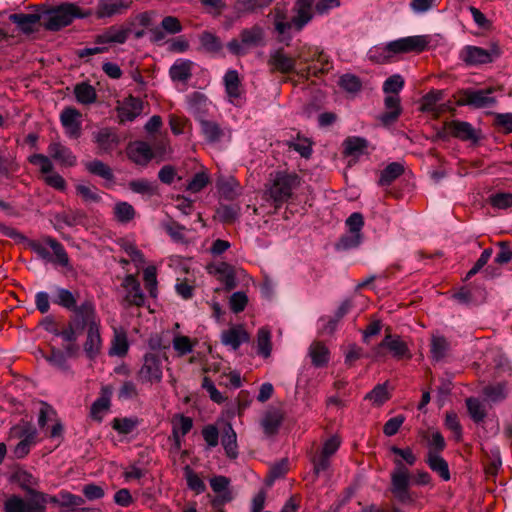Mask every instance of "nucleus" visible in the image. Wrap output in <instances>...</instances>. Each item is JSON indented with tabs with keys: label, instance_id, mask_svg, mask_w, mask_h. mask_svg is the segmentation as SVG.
<instances>
[{
	"label": "nucleus",
	"instance_id": "obj_26",
	"mask_svg": "<svg viewBox=\"0 0 512 512\" xmlns=\"http://www.w3.org/2000/svg\"><path fill=\"white\" fill-rule=\"evenodd\" d=\"M49 156L63 166L76 165L77 158L70 148L60 142H51L47 148Z\"/></svg>",
	"mask_w": 512,
	"mask_h": 512
},
{
	"label": "nucleus",
	"instance_id": "obj_17",
	"mask_svg": "<svg viewBox=\"0 0 512 512\" xmlns=\"http://www.w3.org/2000/svg\"><path fill=\"white\" fill-rule=\"evenodd\" d=\"M132 3V0H98L95 15L98 19L122 15L131 7Z\"/></svg>",
	"mask_w": 512,
	"mask_h": 512
},
{
	"label": "nucleus",
	"instance_id": "obj_16",
	"mask_svg": "<svg viewBox=\"0 0 512 512\" xmlns=\"http://www.w3.org/2000/svg\"><path fill=\"white\" fill-rule=\"evenodd\" d=\"M315 0H296L293 11L294 16L290 17V28L301 31L313 18V6Z\"/></svg>",
	"mask_w": 512,
	"mask_h": 512
},
{
	"label": "nucleus",
	"instance_id": "obj_31",
	"mask_svg": "<svg viewBox=\"0 0 512 512\" xmlns=\"http://www.w3.org/2000/svg\"><path fill=\"white\" fill-rule=\"evenodd\" d=\"M102 341L100 336V324L87 329V337L84 343V352L90 360H94L101 351Z\"/></svg>",
	"mask_w": 512,
	"mask_h": 512
},
{
	"label": "nucleus",
	"instance_id": "obj_37",
	"mask_svg": "<svg viewBox=\"0 0 512 512\" xmlns=\"http://www.w3.org/2000/svg\"><path fill=\"white\" fill-rule=\"evenodd\" d=\"M309 355L312 364L317 368L325 367L330 360V351L328 347L320 341L313 342L309 347Z\"/></svg>",
	"mask_w": 512,
	"mask_h": 512
},
{
	"label": "nucleus",
	"instance_id": "obj_33",
	"mask_svg": "<svg viewBox=\"0 0 512 512\" xmlns=\"http://www.w3.org/2000/svg\"><path fill=\"white\" fill-rule=\"evenodd\" d=\"M9 20L16 24L24 33H31L37 23H42V15L40 13H14L9 16Z\"/></svg>",
	"mask_w": 512,
	"mask_h": 512
},
{
	"label": "nucleus",
	"instance_id": "obj_41",
	"mask_svg": "<svg viewBox=\"0 0 512 512\" xmlns=\"http://www.w3.org/2000/svg\"><path fill=\"white\" fill-rule=\"evenodd\" d=\"M273 23L275 31L285 40V33L288 30V7L285 3H278L273 11Z\"/></svg>",
	"mask_w": 512,
	"mask_h": 512
},
{
	"label": "nucleus",
	"instance_id": "obj_34",
	"mask_svg": "<svg viewBox=\"0 0 512 512\" xmlns=\"http://www.w3.org/2000/svg\"><path fill=\"white\" fill-rule=\"evenodd\" d=\"M78 301V293L75 294L72 291L60 287H53L52 302L68 311L75 308Z\"/></svg>",
	"mask_w": 512,
	"mask_h": 512
},
{
	"label": "nucleus",
	"instance_id": "obj_39",
	"mask_svg": "<svg viewBox=\"0 0 512 512\" xmlns=\"http://www.w3.org/2000/svg\"><path fill=\"white\" fill-rule=\"evenodd\" d=\"M345 156L359 157L366 153L368 141L358 136L347 137L343 142Z\"/></svg>",
	"mask_w": 512,
	"mask_h": 512
},
{
	"label": "nucleus",
	"instance_id": "obj_20",
	"mask_svg": "<svg viewBox=\"0 0 512 512\" xmlns=\"http://www.w3.org/2000/svg\"><path fill=\"white\" fill-rule=\"evenodd\" d=\"M223 84L229 102L239 106L243 96V88L238 71L228 69L223 77Z\"/></svg>",
	"mask_w": 512,
	"mask_h": 512
},
{
	"label": "nucleus",
	"instance_id": "obj_9",
	"mask_svg": "<svg viewBox=\"0 0 512 512\" xmlns=\"http://www.w3.org/2000/svg\"><path fill=\"white\" fill-rule=\"evenodd\" d=\"M143 383H159L163 377L162 360L155 353H146L143 356V363L137 373Z\"/></svg>",
	"mask_w": 512,
	"mask_h": 512
},
{
	"label": "nucleus",
	"instance_id": "obj_5",
	"mask_svg": "<svg viewBox=\"0 0 512 512\" xmlns=\"http://www.w3.org/2000/svg\"><path fill=\"white\" fill-rule=\"evenodd\" d=\"M29 496L28 500H24L20 496L12 495L4 503L5 512H45L47 504V496L45 493L27 488L22 485Z\"/></svg>",
	"mask_w": 512,
	"mask_h": 512
},
{
	"label": "nucleus",
	"instance_id": "obj_45",
	"mask_svg": "<svg viewBox=\"0 0 512 512\" xmlns=\"http://www.w3.org/2000/svg\"><path fill=\"white\" fill-rule=\"evenodd\" d=\"M10 437L36 441L37 430L30 422L23 421L10 429Z\"/></svg>",
	"mask_w": 512,
	"mask_h": 512
},
{
	"label": "nucleus",
	"instance_id": "obj_23",
	"mask_svg": "<svg viewBox=\"0 0 512 512\" xmlns=\"http://www.w3.org/2000/svg\"><path fill=\"white\" fill-rule=\"evenodd\" d=\"M130 29L112 25L102 33L95 36V43L99 45L124 44L129 37Z\"/></svg>",
	"mask_w": 512,
	"mask_h": 512
},
{
	"label": "nucleus",
	"instance_id": "obj_10",
	"mask_svg": "<svg viewBox=\"0 0 512 512\" xmlns=\"http://www.w3.org/2000/svg\"><path fill=\"white\" fill-rule=\"evenodd\" d=\"M429 40L427 36L417 35L391 41L387 44L386 50L393 54L408 52H423L428 46Z\"/></svg>",
	"mask_w": 512,
	"mask_h": 512
},
{
	"label": "nucleus",
	"instance_id": "obj_30",
	"mask_svg": "<svg viewBox=\"0 0 512 512\" xmlns=\"http://www.w3.org/2000/svg\"><path fill=\"white\" fill-rule=\"evenodd\" d=\"M42 353V357L55 369L60 371L63 374L73 375L74 372L71 369V365L68 361L67 354H65L61 349L56 347H51L50 354Z\"/></svg>",
	"mask_w": 512,
	"mask_h": 512
},
{
	"label": "nucleus",
	"instance_id": "obj_51",
	"mask_svg": "<svg viewBox=\"0 0 512 512\" xmlns=\"http://www.w3.org/2000/svg\"><path fill=\"white\" fill-rule=\"evenodd\" d=\"M199 40L203 49L209 53H219L223 48L220 38L209 31H204Z\"/></svg>",
	"mask_w": 512,
	"mask_h": 512
},
{
	"label": "nucleus",
	"instance_id": "obj_53",
	"mask_svg": "<svg viewBox=\"0 0 512 512\" xmlns=\"http://www.w3.org/2000/svg\"><path fill=\"white\" fill-rule=\"evenodd\" d=\"M257 353L267 358L271 354V334L266 328H260L257 334Z\"/></svg>",
	"mask_w": 512,
	"mask_h": 512
},
{
	"label": "nucleus",
	"instance_id": "obj_22",
	"mask_svg": "<svg viewBox=\"0 0 512 512\" xmlns=\"http://www.w3.org/2000/svg\"><path fill=\"white\" fill-rule=\"evenodd\" d=\"M122 286L126 290L125 300L129 305L141 307L145 303V295L141 289L139 281L132 274L127 275Z\"/></svg>",
	"mask_w": 512,
	"mask_h": 512
},
{
	"label": "nucleus",
	"instance_id": "obj_63",
	"mask_svg": "<svg viewBox=\"0 0 512 512\" xmlns=\"http://www.w3.org/2000/svg\"><path fill=\"white\" fill-rule=\"evenodd\" d=\"M404 87V79L399 74H394L386 79L383 84V91L388 95H398Z\"/></svg>",
	"mask_w": 512,
	"mask_h": 512
},
{
	"label": "nucleus",
	"instance_id": "obj_14",
	"mask_svg": "<svg viewBox=\"0 0 512 512\" xmlns=\"http://www.w3.org/2000/svg\"><path fill=\"white\" fill-rule=\"evenodd\" d=\"M210 486L217 495L212 499L213 508L222 512L221 508L232 500V494L229 490L230 479L226 476L218 475L210 479Z\"/></svg>",
	"mask_w": 512,
	"mask_h": 512
},
{
	"label": "nucleus",
	"instance_id": "obj_44",
	"mask_svg": "<svg viewBox=\"0 0 512 512\" xmlns=\"http://www.w3.org/2000/svg\"><path fill=\"white\" fill-rule=\"evenodd\" d=\"M221 443L226 455L231 459H236L238 456L237 435L230 424L224 430Z\"/></svg>",
	"mask_w": 512,
	"mask_h": 512
},
{
	"label": "nucleus",
	"instance_id": "obj_4",
	"mask_svg": "<svg viewBox=\"0 0 512 512\" xmlns=\"http://www.w3.org/2000/svg\"><path fill=\"white\" fill-rule=\"evenodd\" d=\"M265 45L264 28L258 24L240 31L239 38H233L227 43L228 50L236 56H243L252 48Z\"/></svg>",
	"mask_w": 512,
	"mask_h": 512
},
{
	"label": "nucleus",
	"instance_id": "obj_42",
	"mask_svg": "<svg viewBox=\"0 0 512 512\" xmlns=\"http://www.w3.org/2000/svg\"><path fill=\"white\" fill-rule=\"evenodd\" d=\"M74 95L78 103L90 105L97 101L96 89L88 82H80L74 87Z\"/></svg>",
	"mask_w": 512,
	"mask_h": 512
},
{
	"label": "nucleus",
	"instance_id": "obj_7",
	"mask_svg": "<svg viewBox=\"0 0 512 512\" xmlns=\"http://www.w3.org/2000/svg\"><path fill=\"white\" fill-rule=\"evenodd\" d=\"M395 468L391 473L390 491L400 503L412 501L410 494V472L400 459L394 460Z\"/></svg>",
	"mask_w": 512,
	"mask_h": 512
},
{
	"label": "nucleus",
	"instance_id": "obj_24",
	"mask_svg": "<svg viewBox=\"0 0 512 512\" xmlns=\"http://www.w3.org/2000/svg\"><path fill=\"white\" fill-rule=\"evenodd\" d=\"M386 111L379 116L380 122L385 125L395 123L402 113L401 100L398 95H386L384 98Z\"/></svg>",
	"mask_w": 512,
	"mask_h": 512
},
{
	"label": "nucleus",
	"instance_id": "obj_60",
	"mask_svg": "<svg viewBox=\"0 0 512 512\" xmlns=\"http://www.w3.org/2000/svg\"><path fill=\"white\" fill-rule=\"evenodd\" d=\"M139 424L138 419L136 418H115L112 421V428L116 430L119 434H130Z\"/></svg>",
	"mask_w": 512,
	"mask_h": 512
},
{
	"label": "nucleus",
	"instance_id": "obj_50",
	"mask_svg": "<svg viewBox=\"0 0 512 512\" xmlns=\"http://www.w3.org/2000/svg\"><path fill=\"white\" fill-rule=\"evenodd\" d=\"M391 395L387 390V382L377 384L369 393L365 400L371 401L376 406H381L390 399Z\"/></svg>",
	"mask_w": 512,
	"mask_h": 512
},
{
	"label": "nucleus",
	"instance_id": "obj_57",
	"mask_svg": "<svg viewBox=\"0 0 512 512\" xmlns=\"http://www.w3.org/2000/svg\"><path fill=\"white\" fill-rule=\"evenodd\" d=\"M139 396L137 384L132 380H126L122 383L117 392L120 401H128L136 399Z\"/></svg>",
	"mask_w": 512,
	"mask_h": 512
},
{
	"label": "nucleus",
	"instance_id": "obj_36",
	"mask_svg": "<svg viewBox=\"0 0 512 512\" xmlns=\"http://www.w3.org/2000/svg\"><path fill=\"white\" fill-rule=\"evenodd\" d=\"M111 390L108 387L102 388L101 395L97 398L90 409V416L93 420L101 422L104 414L110 408Z\"/></svg>",
	"mask_w": 512,
	"mask_h": 512
},
{
	"label": "nucleus",
	"instance_id": "obj_6",
	"mask_svg": "<svg viewBox=\"0 0 512 512\" xmlns=\"http://www.w3.org/2000/svg\"><path fill=\"white\" fill-rule=\"evenodd\" d=\"M312 200L310 186L301 182L298 175L290 173V214H304L307 207L312 206Z\"/></svg>",
	"mask_w": 512,
	"mask_h": 512
},
{
	"label": "nucleus",
	"instance_id": "obj_61",
	"mask_svg": "<svg viewBox=\"0 0 512 512\" xmlns=\"http://www.w3.org/2000/svg\"><path fill=\"white\" fill-rule=\"evenodd\" d=\"M449 348V344L444 337H434L431 341L430 353L435 361L442 360Z\"/></svg>",
	"mask_w": 512,
	"mask_h": 512
},
{
	"label": "nucleus",
	"instance_id": "obj_29",
	"mask_svg": "<svg viewBox=\"0 0 512 512\" xmlns=\"http://www.w3.org/2000/svg\"><path fill=\"white\" fill-rule=\"evenodd\" d=\"M315 142L311 137L301 134L299 131L296 135H290V149L297 152L301 158L309 160L313 155V147Z\"/></svg>",
	"mask_w": 512,
	"mask_h": 512
},
{
	"label": "nucleus",
	"instance_id": "obj_11",
	"mask_svg": "<svg viewBox=\"0 0 512 512\" xmlns=\"http://www.w3.org/2000/svg\"><path fill=\"white\" fill-rule=\"evenodd\" d=\"M491 93L492 89H465L461 91L457 105L471 106L477 109L493 106L496 103V99L490 96Z\"/></svg>",
	"mask_w": 512,
	"mask_h": 512
},
{
	"label": "nucleus",
	"instance_id": "obj_56",
	"mask_svg": "<svg viewBox=\"0 0 512 512\" xmlns=\"http://www.w3.org/2000/svg\"><path fill=\"white\" fill-rule=\"evenodd\" d=\"M195 343L188 336L176 335L172 340V346L178 356L182 357L191 353Z\"/></svg>",
	"mask_w": 512,
	"mask_h": 512
},
{
	"label": "nucleus",
	"instance_id": "obj_54",
	"mask_svg": "<svg viewBox=\"0 0 512 512\" xmlns=\"http://www.w3.org/2000/svg\"><path fill=\"white\" fill-rule=\"evenodd\" d=\"M466 406L470 417L476 423L482 422L486 417V410L481 402L474 397L466 399Z\"/></svg>",
	"mask_w": 512,
	"mask_h": 512
},
{
	"label": "nucleus",
	"instance_id": "obj_59",
	"mask_svg": "<svg viewBox=\"0 0 512 512\" xmlns=\"http://www.w3.org/2000/svg\"><path fill=\"white\" fill-rule=\"evenodd\" d=\"M143 280L149 295L152 298L157 297V271L155 266H148L143 271Z\"/></svg>",
	"mask_w": 512,
	"mask_h": 512
},
{
	"label": "nucleus",
	"instance_id": "obj_18",
	"mask_svg": "<svg viewBox=\"0 0 512 512\" xmlns=\"http://www.w3.org/2000/svg\"><path fill=\"white\" fill-rule=\"evenodd\" d=\"M446 128L449 130L451 137L461 141H470L476 144L480 140V131H477L469 122L452 120L446 122Z\"/></svg>",
	"mask_w": 512,
	"mask_h": 512
},
{
	"label": "nucleus",
	"instance_id": "obj_19",
	"mask_svg": "<svg viewBox=\"0 0 512 512\" xmlns=\"http://www.w3.org/2000/svg\"><path fill=\"white\" fill-rule=\"evenodd\" d=\"M82 114L74 107H65L60 114V122L69 138L77 139L81 135Z\"/></svg>",
	"mask_w": 512,
	"mask_h": 512
},
{
	"label": "nucleus",
	"instance_id": "obj_48",
	"mask_svg": "<svg viewBox=\"0 0 512 512\" xmlns=\"http://www.w3.org/2000/svg\"><path fill=\"white\" fill-rule=\"evenodd\" d=\"M128 349L129 343L126 333L124 331L115 330L109 354L123 357L127 354Z\"/></svg>",
	"mask_w": 512,
	"mask_h": 512
},
{
	"label": "nucleus",
	"instance_id": "obj_32",
	"mask_svg": "<svg viewBox=\"0 0 512 512\" xmlns=\"http://www.w3.org/2000/svg\"><path fill=\"white\" fill-rule=\"evenodd\" d=\"M201 129L205 139L210 143H217L224 138H231V130L220 127L219 124L214 121H201Z\"/></svg>",
	"mask_w": 512,
	"mask_h": 512
},
{
	"label": "nucleus",
	"instance_id": "obj_8",
	"mask_svg": "<svg viewBox=\"0 0 512 512\" xmlns=\"http://www.w3.org/2000/svg\"><path fill=\"white\" fill-rule=\"evenodd\" d=\"M70 311L73 312V315L69 320L73 325H77L80 331L99 325L95 303L92 299H84L80 305L76 304L75 308Z\"/></svg>",
	"mask_w": 512,
	"mask_h": 512
},
{
	"label": "nucleus",
	"instance_id": "obj_47",
	"mask_svg": "<svg viewBox=\"0 0 512 512\" xmlns=\"http://www.w3.org/2000/svg\"><path fill=\"white\" fill-rule=\"evenodd\" d=\"M269 64L273 70L283 73L288 72V54L284 47L271 51Z\"/></svg>",
	"mask_w": 512,
	"mask_h": 512
},
{
	"label": "nucleus",
	"instance_id": "obj_64",
	"mask_svg": "<svg viewBox=\"0 0 512 512\" xmlns=\"http://www.w3.org/2000/svg\"><path fill=\"white\" fill-rule=\"evenodd\" d=\"M489 203L497 209H508L512 207V193L498 192L489 197Z\"/></svg>",
	"mask_w": 512,
	"mask_h": 512
},
{
	"label": "nucleus",
	"instance_id": "obj_52",
	"mask_svg": "<svg viewBox=\"0 0 512 512\" xmlns=\"http://www.w3.org/2000/svg\"><path fill=\"white\" fill-rule=\"evenodd\" d=\"M113 212L115 219L122 224L130 222L136 213L134 207L125 201L116 203Z\"/></svg>",
	"mask_w": 512,
	"mask_h": 512
},
{
	"label": "nucleus",
	"instance_id": "obj_62",
	"mask_svg": "<svg viewBox=\"0 0 512 512\" xmlns=\"http://www.w3.org/2000/svg\"><path fill=\"white\" fill-rule=\"evenodd\" d=\"M339 86L347 92L355 93L361 90L362 83L358 76L344 74L339 79Z\"/></svg>",
	"mask_w": 512,
	"mask_h": 512
},
{
	"label": "nucleus",
	"instance_id": "obj_40",
	"mask_svg": "<svg viewBox=\"0 0 512 512\" xmlns=\"http://www.w3.org/2000/svg\"><path fill=\"white\" fill-rule=\"evenodd\" d=\"M425 462L429 468L437 473L444 481L450 480V471L447 461L436 453H427Z\"/></svg>",
	"mask_w": 512,
	"mask_h": 512
},
{
	"label": "nucleus",
	"instance_id": "obj_3",
	"mask_svg": "<svg viewBox=\"0 0 512 512\" xmlns=\"http://www.w3.org/2000/svg\"><path fill=\"white\" fill-rule=\"evenodd\" d=\"M315 56L316 51H312L307 46L301 47L295 57L290 56V75L296 73L301 78L309 79L312 75L318 76L319 74L327 73L330 69L329 62L323 60L322 54L318 55V62H321V66L312 63L301 67L302 64L313 61Z\"/></svg>",
	"mask_w": 512,
	"mask_h": 512
},
{
	"label": "nucleus",
	"instance_id": "obj_15",
	"mask_svg": "<svg viewBox=\"0 0 512 512\" xmlns=\"http://www.w3.org/2000/svg\"><path fill=\"white\" fill-rule=\"evenodd\" d=\"M268 193L276 207L288 200V173L286 171H278L270 175Z\"/></svg>",
	"mask_w": 512,
	"mask_h": 512
},
{
	"label": "nucleus",
	"instance_id": "obj_46",
	"mask_svg": "<svg viewBox=\"0 0 512 512\" xmlns=\"http://www.w3.org/2000/svg\"><path fill=\"white\" fill-rule=\"evenodd\" d=\"M240 212L241 208L237 204H220L216 210V215L220 222L230 224L239 218Z\"/></svg>",
	"mask_w": 512,
	"mask_h": 512
},
{
	"label": "nucleus",
	"instance_id": "obj_27",
	"mask_svg": "<svg viewBox=\"0 0 512 512\" xmlns=\"http://www.w3.org/2000/svg\"><path fill=\"white\" fill-rule=\"evenodd\" d=\"M93 140L102 152H110L119 144V136L112 128H101L93 132Z\"/></svg>",
	"mask_w": 512,
	"mask_h": 512
},
{
	"label": "nucleus",
	"instance_id": "obj_38",
	"mask_svg": "<svg viewBox=\"0 0 512 512\" xmlns=\"http://www.w3.org/2000/svg\"><path fill=\"white\" fill-rule=\"evenodd\" d=\"M192 65L190 60H176L169 69L171 79L175 82H187L192 76Z\"/></svg>",
	"mask_w": 512,
	"mask_h": 512
},
{
	"label": "nucleus",
	"instance_id": "obj_1",
	"mask_svg": "<svg viewBox=\"0 0 512 512\" xmlns=\"http://www.w3.org/2000/svg\"><path fill=\"white\" fill-rule=\"evenodd\" d=\"M37 257L45 263H51L61 267L69 266V256L64 246L51 236H42L39 239L23 240Z\"/></svg>",
	"mask_w": 512,
	"mask_h": 512
},
{
	"label": "nucleus",
	"instance_id": "obj_43",
	"mask_svg": "<svg viewBox=\"0 0 512 512\" xmlns=\"http://www.w3.org/2000/svg\"><path fill=\"white\" fill-rule=\"evenodd\" d=\"M404 166L399 162L388 164L382 171L378 181L380 186H389L404 173Z\"/></svg>",
	"mask_w": 512,
	"mask_h": 512
},
{
	"label": "nucleus",
	"instance_id": "obj_21",
	"mask_svg": "<svg viewBox=\"0 0 512 512\" xmlns=\"http://www.w3.org/2000/svg\"><path fill=\"white\" fill-rule=\"evenodd\" d=\"M143 101L132 95L125 98L122 104L117 108L120 122L133 121L143 113Z\"/></svg>",
	"mask_w": 512,
	"mask_h": 512
},
{
	"label": "nucleus",
	"instance_id": "obj_58",
	"mask_svg": "<svg viewBox=\"0 0 512 512\" xmlns=\"http://www.w3.org/2000/svg\"><path fill=\"white\" fill-rule=\"evenodd\" d=\"M363 239V234H356L348 232L342 235L339 241L336 243L337 250H349L356 248L360 245Z\"/></svg>",
	"mask_w": 512,
	"mask_h": 512
},
{
	"label": "nucleus",
	"instance_id": "obj_12",
	"mask_svg": "<svg viewBox=\"0 0 512 512\" xmlns=\"http://www.w3.org/2000/svg\"><path fill=\"white\" fill-rule=\"evenodd\" d=\"M387 349L396 359L411 358L409 347L398 335L387 334L383 340L374 348L376 357L383 356V350Z\"/></svg>",
	"mask_w": 512,
	"mask_h": 512
},
{
	"label": "nucleus",
	"instance_id": "obj_49",
	"mask_svg": "<svg viewBox=\"0 0 512 512\" xmlns=\"http://www.w3.org/2000/svg\"><path fill=\"white\" fill-rule=\"evenodd\" d=\"M85 168L89 173L99 176L107 181H112L114 179L112 169L100 160L86 162Z\"/></svg>",
	"mask_w": 512,
	"mask_h": 512
},
{
	"label": "nucleus",
	"instance_id": "obj_55",
	"mask_svg": "<svg viewBox=\"0 0 512 512\" xmlns=\"http://www.w3.org/2000/svg\"><path fill=\"white\" fill-rule=\"evenodd\" d=\"M184 476L189 489L194 491L196 494L205 492L206 485L203 480L195 473L189 466L184 468Z\"/></svg>",
	"mask_w": 512,
	"mask_h": 512
},
{
	"label": "nucleus",
	"instance_id": "obj_28",
	"mask_svg": "<svg viewBox=\"0 0 512 512\" xmlns=\"http://www.w3.org/2000/svg\"><path fill=\"white\" fill-rule=\"evenodd\" d=\"M248 341L249 334L242 326L231 327L224 330L221 334V342L232 350H237L243 343Z\"/></svg>",
	"mask_w": 512,
	"mask_h": 512
},
{
	"label": "nucleus",
	"instance_id": "obj_25",
	"mask_svg": "<svg viewBox=\"0 0 512 512\" xmlns=\"http://www.w3.org/2000/svg\"><path fill=\"white\" fill-rule=\"evenodd\" d=\"M284 413L277 407H269L263 414L260 425L267 436H272L278 432L283 421Z\"/></svg>",
	"mask_w": 512,
	"mask_h": 512
},
{
	"label": "nucleus",
	"instance_id": "obj_2",
	"mask_svg": "<svg viewBox=\"0 0 512 512\" xmlns=\"http://www.w3.org/2000/svg\"><path fill=\"white\" fill-rule=\"evenodd\" d=\"M90 14L89 11L82 12L74 3H62L41 13L42 26L49 31H58L70 25L74 19L86 18Z\"/></svg>",
	"mask_w": 512,
	"mask_h": 512
},
{
	"label": "nucleus",
	"instance_id": "obj_35",
	"mask_svg": "<svg viewBox=\"0 0 512 512\" xmlns=\"http://www.w3.org/2000/svg\"><path fill=\"white\" fill-rule=\"evenodd\" d=\"M129 158L139 165L147 164L153 157L152 150L144 141H137L128 148Z\"/></svg>",
	"mask_w": 512,
	"mask_h": 512
},
{
	"label": "nucleus",
	"instance_id": "obj_13",
	"mask_svg": "<svg viewBox=\"0 0 512 512\" xmlns=\"http://www.w3.org/2000/svg\"><path fill=\"white\" fill-rule=\"evenodd\" d=\"M500 53L499 47L495 44L490 50L477 46H466L461 53V58L468 65L486 64L499 57Z\"/></svg>",
	"mask_w": 512,
	"mask_h": 512
}]
</instances>
